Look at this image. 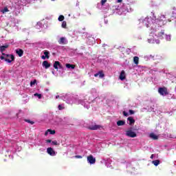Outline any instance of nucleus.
Here are the masks:
<instances>
[{
	"label": "nucleus",
	"mask_w": 176,
	"mask_h": 176,
	"mask_svg": "<svg viewBox=\"0 0 176 176\" xmlns=\"http://www.w3.org/2000/svg\"><path fill=\"white\" fill-rule=\"evenodd\" d=\"M38 27H42V23L38 22L37 25H36V27H38Z\"/></svg>",
	"instance_id": "38"
},
{
	"label": "nucleus",
	"mask_w": 176,
	"mask_h": 176,
	"mask_svg": "<svg viewBox=\"0 0 176 176\" xmlns=\"http://www.w3.org/2000/svg\"><path fill=\"white\" fill-rule=\"evenodd\" d=\"M46 144H50V145H57V141L52 140H45Z\"/></svg>",
	"instance_id": "16"
},
{
	"label": "nucleus",
	"mask_w": 176,
	"mask_h": 176,
	"mask_svg": "<svg viewBox=\"0 0 176 176\" xmlns=\"http://www.w3.org/2000/svg\"><path fill=\"white\" fill-rule=\"evenodd\" d=\"M123 115H124V116H129V113H127L126 111H123Z\"/></svg>",
	"instance_id": "37"
},
{
	"label": "nucleus",
	"mask_w": 176,
	"mask_h": 176,
	"mask_svg": "<svg viewBox=\"0 0 176 176\" xmlns=\"http://www.w3.org/2000/svg\"><path fill=\"white\" fill-rule=\"evenodd\" d=\"M59 45H65L67 43V38L65 37H61L58 41Z\"/></svg>",
	"instance_id": "13"
},
{
	"label": "nucleus",
	"mask_w": 176,
	"mask_h": 176,
	"mask_svg": "<svg viewBox=\"0 0 176 176\" xmlns=\"http://www.w3.org/2000/svg\"><path fill=\"white\" fill-rule=\"evenodd\" d=\"M26 122H28V123H31V124H34V122L30 121L29 120H27Z\"/></svg>",
	"instance_id": "40"
},
{
	"label": "nucleus",
	"mask_w": 176,
	"mask_h": 176,
	"mask_svg": "<svg viewBox=\"0 0 176 176\" xmlns=\"http://www.w3.org/2000/svg\"><path fill=\"white\" fill-rule=\"evenodd\" d=\"M76 159H82L83 157L82 155H75L74 157Z\"/></svg>",
	"instance_id": "35"
},
{
	"label": "nucleus",
	"mask_w": 176,
	"mask_h": 176,
	"mask_svg": "<svg viewBox=\"0 0 176 176\" xmlns=\"http://www.w3.org/2000/svg\"><path fill=\"white\" fill-rule=\"evenodd\" d=\"M43 56H41V58L42 60H46L47 59H49L50 57V52H49V51L47 50H44L43 51Z\"/></svg>",
	"instance_id": "6"
},
{
	"label": "nucleus",
	"mask_w": 176,
	"mask_h": 176,
	"mask_svg": "<svg viewBox=\"0 0 176 176\" xmlns=\"http://www.w3.org/2000/svg\"><path fill=\"white\" fill-rule=\"evenodd\" d=\"M8 47L9 45H8L0 46V52H1V53H3V52H5V50H6V49H8Z\"/></svg>",
	"instance_id": "20"
},
{
	"label": "nucleus",
	"mask_w": 176,
	"mask_h": 176,
	"mask_svg": "<svg viewBox=\"0 0 176 176\" xmlns=\"http://www.w3.org/2000/svg\"><path fill=\"white\" fill-rule=\"evenodd\" d=\"M43 67H44L45 68V69H47V68H49L50 67V65L49 62H47V60H44L43 62Z\"/></svg>",
	"instance_id": "19"
},
{
	"label": "nucleus",
	"mask_w": 176,
	"mask_h": 176,
	"mask_svg": "<svg viewBox=\"0 0 176 176\" xmlns=\"http://www.w3.org/2000/svg\"><path fill=\"white\" fill-rule=\"evenodd\" d=\"M127 122L130 124V126H133V124H134V123H135V120L132 117H129L127 118Z\"/></svg>",
	"instance_id": "15"
},
{
	"label": "nucleus",
	"mask_w": 176,
	"mask_h": 176,
	"mask_svg": "<svg viewBox=\"0 0 176 176\" xmlns=\"http://www.w3.org/2000/svg\"><path fill=\"white\" fill-rule=\"evenodd\" d=\"M1 13L5 14L8 12H9V9H8L6 7H5L3 10H1Z\"/></svg>",
	"instance_id": "30"
},
{
	"label": "nucleus",
	"mask_w": 176,
	"mask_h": 176,
	"mask_svg": "<svg viewBox=\"0 0 176 176\" xmlns=\"http://www.w3.org/2000/svg\"><path fill=\"white\" fill-rule=\"evenodd\" d=\"M65 107L64 106V104H58V109L59 111H63V109H65Z\"/></svg>",
	"instance_id": "28"
},
{
	"label": "nucleus",
	"mask_w": 176,
	"mask_h": 176,
	"mask_svg": "<svg viewBox=\"0 0 176 176\" xmlns=\"http://www.w3.org/2000/svg\"><path fill=\"white\" fill-rule=\"evenodd\" d=\"M0 58H1V60H5V58H5V56H0Z\"/></svg>",
	"instance_id": "41"
},
{
	"label": "nucleus",
	"mask_w": 176,
	"mask_h": 176,
	"mask_svg": "<svg viewBox=\"0 0 176 176\" xmlns=\"http://www.w3.org/2000/svg\"><path fill=\"white\" fill-rule=\"evenodd\" d=\"M104 23L108 24V20L104 19Z\"/></svg>",
	"instance_id": "43"
},
{
	"label": "nucleus",
	"mask_w": 176,
	"mask_h": 176,
	"mask_svg": "<svg viewBox=\"0 0 176 176\" xmlns=\"http://www.w3.org/2000/svg\"><path fill=\"white\" fill-rule=\"evenodd\" d=\"M66 68H67L68 69H75V65L69 63H67Z\"/></svg>",
	"instance_id": "22"
},
{
	"label": "nucleus",
	"mask_w": 176,
	"mask_h": 176,
	"mask_svg": "<svg viewBox=\"0 0 176 176\" xmlns=\"http://www.w3.org/2000/svg\"><path fill=\"white\" fill-rule=\"evenodd\" d=\"M56 99H57V98H60V96H58V95L56 96Z\"/></svg>",
	"instance_id": "45"
},
{
	"label": "nucleus",
	"mask_w": 176,
	"mask_h": 176,
	"mask_svg": "<svg viewBox=\"0 0 176 176\" xmlns=\"http://www.w3.org/2000/svg\"><path fill=\"white\" fill-rule=\"evenodd\" d=\"M119 78H120V80H124L126 79V73L124 72V70H122L120 72Z\"/></svg>",
	"instance_id": "14"
},
{
	"label": "nucleus",
	"mask_w": 176,
	"mask_h": 176,
	"mask_svg": "<svg viewBox=\"0 0 176 176\" xmlns=\"http://www.w3.org/2000/svg\"><path fill=\"white\" fill-rule=\"evenodd\" d=\"M87 42L88 45H94V43H96V39L93 37H89L87 39Z\"/></svg>",
	"instance_id": "12"
},
{
	"label": "nucleus",
	"mask_w": 176,
	"mask_h": 176,
	"mask_svg": "<svg viewBox=\"0 0 176 176\" xmlns=\"http://www.w3.org/2000/svg\"><path fill=\"white\" fill-rule=\"evenodd\" d=\"M47 153L48 155H50V156H56V151L52 148L49 147L47 148Z\"/></svg>",
	"instance_id": "8"
},
{
	"label": "nucleus",
	"mask_w": 176,
	"mask_h": 176,
	"mask_svg": "<svg viewBox=\"0 0 176 176\" xmlns=\"http://www.w3.org/2000/svg\"><path fill=\"white\" fill-rule=\"evenodd\" d=\"M153 164H154V166H159V164H160V161L159 160H154L152 162Z\"/></svg>",
	"instance_id": "29"
},
{
	"label": "nucleus",
	"mask_w": 176,
	"mask_h": 176,
	"mask_svg": "<svg viewBox=\"0 0 176 176\" xmlns=\"http://www.w3.org/2000/svg\"><path fill=\"white\" fill-rule=\"evenodd\" d=\"M87 162L89 163V164H95L96 158L92 155H90L87 157Z\"/></svg>",
	"instance_id": "5"
},
{
	"label": "nucleus",
	"mask_w": 176,
	"mask_h": 176,
	"mask_svg": "<svg viewBox=\"0 0 176 176\" xmlns=\"http://www.w3.org/2000/svg\"><path fill=\"white\" fill-rule=\"evenodd\" d=\"M129 113H130V115H134V111L129 110Z\"/></svg>",
	"instance_id": "39"
},
{
	"label": "nucleus",
	"mask_w": 176,
	"mask_h": 176,
	"mask_svg": "<svg viewBox=\"0 0 176 176\" xmlns=\"http://www.w3.org/2000/svg\"><path fill=\"white\" fill-rule=\"evenodd\" d=\"M94 98H95L87 101V99L82 100L79 96H74V95L71 94H65L61 96V99L65 101L67 104H69L70 105L73 104L79 105V104H80L84 108H87V109L90 108V103L93 102Z\"/></svg>",
	"instance_id": "2"
},
{
	"label": "nucleus",
	"mask_w": 176,
	"mask_h": 176,
	"mask_svg": "<svg viewBox=\"0 0 176 176\" xmlns=\"http://www.w3.org/2000/svg\"><path fill=\"white\" fill-rule=\"evenodd\" d=\"M63 122V120L60 118H56L55 121V124H60Z\"/></svg>",
	"instance_id": "26"
},
{
	"label": "nucleus",
	"mask_w": 176,
	"mask_h": 176,
	"mask_svg": "<svg viewBox=\"0 0 176 176\" xmlns=\"http://www.w3.org/2000/svg\"><path fill=\"white\" fill-rule=\"evenodd\" d=\"M158 93H160L161 96H167V94H168V92H167V89L162 87L159 88Z\"/></svg>",
	"instance_id": "7"
},
{
	"label": "nucleus",
	"mask_w": 176,
	"mask_h": 176,
	"mask_svg": "<svg viewBox=\"0 0 176 176\" xmlns=\"http://www.w3.org/2000/svg\"><path fill=\"white\" fill-rule=\"evenodd\" d=\"M107 0H101L100 5H102V6H104V5H105V3H107Z\"/></svg>",
	"instance_id": "33"
},
{
	"label": "nucleus",
	"mask_w": 176,
	"mask_h": 176,
	"mask_svg": "<svg viewBox=\"0 0 176 176\" xmlns=\"http://www.w3.org/2000/svg\"><path fill=\"white\" fill-rule=\"evenodd\" d=\"M149 137L150 138H152V140H157L159 138V137L154 133H150Z\"/></svg>",
	"instance_id": "21"
},
{
	"label": "nucleus",
	"mask_w": 176,
	"mask_h": 176,
	"mask_svg": "<svg viewBox=\"0 0 176 176\" xmlns=\"http://www.w3.org/2000/svg\"><path fill=\"white\" fill-rule=\"evenodd\" d=\"M64 19H65V17H64L63 15H60V16H58V21H64Z\"/></svg>",
	"instance_id": "32"
},
{
	"label": "nucleus",
	"mask_w": 176,
	"mask_h": 176,
	"mask_svg": "<svg viewBox=\"0 0 176 176\" xmlns=\"http://www.w3.org/2000/svg\"><path fill=\"white\" fill-rule=\"evenodd\" d=\"M54 68L55 69H58V68L61 69L63 68V66L61 65V63H60V62L55 61L54 63Z\"/></svg>",
	"instance_id": "11"
},
{
	"label": "nucleus",
	"mask_w": 176,
	"mask_h": 176,
	"mask_svg": "<svg viewBox=\"0 0 176 176\" xmlns=\"http://www.w3.org/2000/svg\"><path fill=\"white\" fill-rule=\"evenodd\" d=\"M140 61V58L138 56H134L133 58V62L136 65H138V63Z\"/></svg>",
	"instance_id": "24"
},
{
	"label": "nucleus",
	"mask_w": 176,
	"mask_h": 176,
	"mask_svg": "<svg viewBox=\"0 0 176 176\" xmlns=\"http://www.w3.org/2000/svg\"><path fill=\"white\" fill-rule=\"evenodd\" d=\"M9 157H10L11 159H13V155H9Z\"/></svg>",
	"instance_id": "46"
},
{
	"label": "nucleus",
	"mask_w": 176,
	"mask_h": 176,
	"mask_svg": "<svg viewBox=\"0 0 176 176\" xmlns=\"http://www.w3.org/2000/svg\"><path fill=\"white\" fill-rule=\"evenodd\" d=\"M35 83H36V80H34V81H32L30 82V85L32 86V85H35Z\"/></svg>",
	"instance_id": "36"
},
{
	"label": "nucleus",
	"mask_w": 176,
	"mask_h": 176,
	"mask_svg": "<svg viewBox=\"0 0 176 176\" xmlns=\"http://www.w3.org/2000/svg\"><path fill=\"white\" fill-rule=\"evenodd\" d=\"M5 61L9 63H12V61H14V55H11L10 58H6Z\"/></svg>",
	"instance_id": "17"
},
{
	"label": "nucleus",
	"mask_w": 176,
	"mask_h": 176,
	"mask_svg": "<svg viewBox=\"0 0 176 176\" xmlns=\"http://www.w3.org/2000/svg\"><path fill=\"white\" fill-rule=\"evenodd\" d=\"M153 156H154V155L152 154L151 156V159H153Z\"/></svg>",
	"instance_id": "44"
},
{
	"label": "nucleus",
	"mask_w": 176,
	"mask_h": 176,
	"mask_svg": "<svg viewBox=\"0 0 176 176\" xmlns=\"http://www.w3.org/2000/svg\"><path fill=\"white\" fill-rule=\"evenodd\" d=\"M124 124H126V122H124L123 120H118L117 122V125L118 126H124Z\"/></svg>",
	"instance_id": "25"
},
{
	"label": "nucleus",
	"mask_w": 176,
	"mask_h": 176,
	"mask_svg": "<svg viewBox=\"0 0 176 176\" xmlns=\"http://www.w3.org/2000/svg\"><path fill=\"white\" fill-rule=\"evenodd\" d=\"M151 111H153V112H155V113H159L158 112L156 113V110H155V109H153Z\"/></svg>",
	"instance_id": "42"
},
{
	"label": "nucleus",
	"mask_w": 176,
	"mask_h": 176,
	"mask_svg": "<svg viewBox=\"0 0 176 176\" xmlns=\"http://www.w3.org/2000/svg\"><path fill=\"white\" fill-rule=\"evenodd\" d=\"M128 2H131V0H127Z\"/></svg>",
	"instance_id": "47"
},
{
	"label": "nucleus",
	"mask_w": 176,
	"mask_h": 176,
	"mask_svg": "<svg viewBox=\"0 0 176 176\" xmlns=\"http://www.w3.org/2000/svg\"><path fill=\"white\" fill-rule=\"evenodd\" d=\"M100 127H101L100 125H97V124H96L89 125V126H88V128L89 129V130H98V129H100Z\"/></svg>",
	"instance_id": "9"
},
{
	"label": "nucleus",
	"mask_w": 176,
	"mask_h": 176,
	"mask_svg": "<svg viewBox=\"0 0 176 176\" xmlns=\"http://www.w3.org/2000/svg\"><path fill=\"white\" fill-rule=\"evenodd\" d=\"M34 97H38V98H39V100H41V98H42V94H38V93H36L34 94Z\"/></svg>",
	"instance_id": "31"
},
{
	"label": "nucleus",
	"mask_w": 176,
	"mask_h": 176,
	"mask_svg": "<svg viewBox=\"0 0 176 176\" xmlns=\"http://www.w3.org/2000/svg\"><path fill=\"white\" fill-rule=\"evenodd\" d=\"M94 76L97 78V76H99V78H102L104 76V74H102V72H99L94 74Z\"/></svg>",
	"instance_id": "23"
},
{
	"label": "nucleus",
	"mask_w": 176,
	"mask_h": 176,
	"mask_svg": "<svg viewBox=\"0 0 176 176\" xmlns=\"http://www.w3.org/2000/svg\"><path fill=\"white\" fill-rule=\"evenodd\" d=\"M2 56H4L5 58H10L13 54L2 53Z\"/></svg>",
	"instance_id": "27"
},
{
	"label": "nucleus",
	"mask_w": 176,
	"mask_h": 176,
	"mask_svg": "<svg viewBox=\"0 0 176 176\" xmlns=\"http://www.w3.org/2000/svg\"><path fill=\"white\" fill-rule=\"evenodd\" d=\"M49 134H51V135L56 134V131L52 130V129H47L45 133V135H49Z\"/></svg>",
	"instance_id": "18"
},
{
	"label": "nucleus",
	"mask_w": 176,
	"mask_h": 176,
	"mask_svg": "<svg viewBox=\"0 0 176 176\" xmlns=\"http://www.w3.org/2000/svg\"><path fill=\"white\" fill-rule=\"evenodd\" d=\"M52 74H54V72H52Z\"/></svg>",
	"instance_id": "48"
},
{
	"label": "nucleus",
	"mask_w": 176,
	"mask_h": 176,
	"mask_svg": "<svg viewBox=\"0 0 176 176\" xmlns=\"http://www.w3.org/2000/svg\"><path fill=\"white\" fill-rule=\"evenodd\" d=\"M52 1H56V0H52Z\"/></svg>",
	"instance_id": "49"
},
{
	"label": "nucleus",
	"mask_w": 176,
	"mask_h": 176,
	"mask_svg": "<svg viewBox=\"0 0 176 176\" xmlns=\"http://www.w3.org/2000/svg\"><path fill=\"white\" fill-rule=\"evenodd\" d=\"M125 135L129 138H135V137H137V133L134 132L131 129H128L125 132Z\"/></svg>",
	"instance_id": "4"
},
{
	"label": "nucleus",
	"mask_w": 176,
	"mask_h": 176,
	"mask_svg": "<svg viewBox=\"0 0 176 176\" xmlns=\"http://www.w3.org/2000/svg\"><path fill=\"white\" fill-rule=\"evenodd\" d=\"M116 2L118 4L113 6L112 10L113 13L118 14V16H126V13L133 11L131 7H130V4L122 3L123 0H117Z\"/></svg>",
	"instance_id": "3"
},
{
	"label": "nucleus",
	"mask_w": 176,
	"mask_h": 176,
	"mask_svg": "<svg viewBox=\"0 0 176 176\" xmlns=\"http://www.w3.org/2000/svg\"><path fill=\"white\" fill-rule=\"evenodd\" d=\"M171 15L169 12H165L164 14H161L158 18L156 19L155 16V12H151V16L146 17L145 19H140V23H142L143 25H145L147 28L151 27L150 38H148V43H156L159 45L160 43V40L159 39H166L167 42L171 41V35L166 34L164 30H161L160 29L163 25H166L168 21H171L170 19Z\"/></svg>",
	"instance_id": "1"
},
{
	"label": "nucleus",
	"mask_w": 176,
	"mask_h": 176,
	"mask_svg": "<svg viewBox=\"0 0 176 176\" xmlns=\"http://www.w3.org/2000/svg\"><path fill=\"white\" fill-rule=\"evenodd\" d=\"M15 53L19 56V57H23V54H24V51L20 48L15 50Z\"/></svg>",
	"instance_id": "10"
},
{
	"label": "nucleus",
	"mask_w": 176,
	"mask_h": 176,
	"mask_svg": "<svg viewBox=\"0 0 176 176\" xmlns=\"http://www.w3.org/2000/svg\"><path fill=\"white\" fill-rule=\"evenodd\" d=\"M67 27V22L66 21H63L62 23V28H65Z\"/></svg>",
	"instance_id": "34"
}]
</instances>
